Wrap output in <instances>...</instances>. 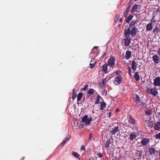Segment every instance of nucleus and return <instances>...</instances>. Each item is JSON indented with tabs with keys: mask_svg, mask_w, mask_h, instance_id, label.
<instances>
[{
	"mask_svg": "<svg viewBox=\"0 0 160 160\" xmlns=\"http://www.w3.org/2000/svg\"><path fill=\"white\" fill-rule=\"evenodd\" d=\"M92 120V117H90L88 118V116L87 115H85L82 118V122H84L86 126H88L90 124Z\"/></svg>",
	"mask_w": 160,
	"mask_h": 160,
	"instance_id": "nucleus-1",
	"label": "nucleus"
},
{
	"mask_svg": "<svg viewBox=\"0 0 160 160\" xmlns=\"http://www.w3.org/2000/svg\"><path fill=\"white\" fill-rule=\"evenodd\" d=\"M115 58L113 57H111L108 59V65L110 67H113L115 65Z\"/></svg>",
	"mask_w": 160,
	"mask_h": 160,
	"instance_id": "nucleus-2",
	"label": "nucleus"
},
{
	"mask_svg": "<svg viewBox=\"0 0 160 160\" xmlns=\"http://www.w3.org/2000/svg\"><path fill=\"white\" fill-rule=\"evenodd\" d=\"M122 81V77L120 76H117L115 78V80L113 82L114 84L118 85L121 83Z\"/></svg>",
	"mask_w": 160,
	"mask_h": 160,
	"instance_id": "nucleus-3",
	"label": "nucleus"
},
{
	"mask_svg": "<svg viewBox=\"0 0 160 160\" xmlns=\"http://www.w3.org/2000/svg\"><path fill=\"white\" fill-rule=\"evenodd\" d=\"M125 38L124 39V43L125 45L127 47L128 46L130 43L131 38L130 37H125Z\"/></svg>",
	"mask_w": 160,
	"mask_h": 160,
	"instance_id": "nucleus-4",
	"label": "nucleus"
},
{
	"mask_svg": "<svg viewBox=\"0 0 160 160\" xmlns=\"http://www.w3.org/2000/svg\"><path fill=\"white\" fill-rule=\"evenodd\" d=\"M153 84L155 86H160V77L158 76L155 78L154 80Z\"/></svg>",
	"mask_w": 160,
	"mask_h": 160,
	"instance_id": "nucleus-5",
	"label": "nucleus"
},
{
	"mask_svg": "<svg viewBox=\"0 0 160 160\" xmlns=\"http://www.w3.org/2000/svg\"><path fill=\"white\" fill-rule=\"evenodd\" d=\"M124 35L125 37H129L131 32V29L130 28H125L124 30Z\"/></svg>",
	"mask_w": 160,
	"mask_h": 160,
	"instance_id": "nucleus-6",
	"label": "nucleus"
},
{
	"mask_svg": "<svg viewBox=\"0 0 160 160\" xmlns=\"http://www.w3.org/2000/svg\"><path fill=\"white\" fill-rule=\"evenodd\" d=\"M144 126L146 127H148L149 128H152L153 126V122L149 120H145L144 121Z\"/></svg>",
	"mask_w": 160,
	"mask_h": 160,
	"instance_id": "nucleus-7",
	"label": "nucleus"
},
{
	"mask_svg": "<svg viewBox=\"0 0 160 160\" xmlns=\"http://www.w3.org/2000/svg\"><path fill=\"white\" fill-rule=\"evenodd\" d=\"M132 3V1H129L128 3V7L127 8L126 10L125 11V12L124 14V17L126 18L128 14V12L129 11L130 9V7L131 6Z\"/></svg>",
	"mask_w": 160,
	"mask_h": 160,
	"instance_id": "nucleus-8",
	"label": "nucleus"
},
{
	"mask_svg": "<svg viewBox=\"0 0 160 160\" xmlns=\"http://www.w3.org/2000/svg\"><path fill=\"white\" fill-rule=\"evenodd\" d=\"M150 142V140L149 139L146 138H143L141 142L142 145V146L147 145Z\"/></svg>",
	"mask_w": 160,
	"mask_h": 160,
	"instance_id": "nucleus-9",
	"label": "nucleus"
},
{
	"mask_svg": "<svg viewBox=\"0 0 160 160\" xmlns=\"http://www.w3.org/2000/svg\"><path fill=\"white\" fill-rule=\"evenodd\" d=\"M138 29L135 27L132 28L131 30V33L132 37H134L135 36L137 32Z\"/></svg>",
	"mask_w": 160,
	"mask_h": 160,
	"instance_id": "nucleus-10",
	"label": "nucleus"
},
{
	"mask_svg": "<svg viewBox=\"0 0 160 160\" xmlns=\"http://www.w3.org/2000/svg\"><path fill=\"white\" fill-rule=\"evenodd\" d=\"M112 130L110 131V133L112 135H115V134L118 132L119 130V127L118 126L114 127L112 128Z\"/></svg>",
	"mask_w": 160,
	"mask_h": 160,
	"instance_id": "nucleus-11",
	"label": "nucleus"
},
{
	"mask_svg": "<svg viewBox=\"0 0 160 160\" xmlns=\"http://www.w3.org/2000/svg\"><path fill=\"white\" fill-rule=\"evenodd\" d=\"M156 150L153 148L151 147L148 150L149 154L151 156L154 155L155 153H156Z\"/></svg>",
	"mask_w": 160,
	"mask_h": 160,
	"instance_id": "nucleus-12",
	"label": "nucleus"
},
{
	"mask_svg": "<svg viewBox=\"0 0 160 160\" xmlns=\"http://www.w3.org/2000/svg\"><path fill=\"white\" fill-rule=\"evenodd\" d=\"M108 65L105 63L102 66V71L105 73L108 72Z\"/></svg>",
	"mask_w": 160,
	"mask_h": 160,
	"instance_id": "nucleus-13",
	"label": "nucleus"
},
{
	"mask_svg": "<svg viewBox=\"0 0 160 160\" xmlns=\"http://www.w3.org/2000/svg\"><path fill=\"white\" fill-rule=\"evenodd\" d=\"M146 31H150L153 28V23L152 22H150L148 24L146 27Z\"/></svg>",
	"mask_w": 160,
	"mask_h": 160,
	"instance_id": "nucleus-14",
	"label": "nucleus"
},
{
	"mask_svg": "<svg viewBox=\"0 0 160 160\" xmlns=\"http://www.w3.org/2000/svg\"><path fill=\"white\" fill-rule=\"evenodd\" d=\"M129 122L133 124H134L136 123V120L134 118H133L131 115H129Z\"/></svg>",
	"mask_w": 160,
	"mask_h": 160,
	"instance_id": "nucleus-15",
	"label": "nucleus"
},
{
	"mask_svg": "<svg viewBox=\"0 0 160 160\" xmlns=\"http://www.w3.org/2000/svg\"><path fill=\"white\" fill-rule=\"evenodd\" d=\"M153 60L154 62L156 63H158L159 60V58L157 54L154 55L152 57Z\"/></svg>",
	"mask_w": 160,
	"mask_h": 160,
	"instance_id": "nucleus-16",
	"label": "nucleus"
},
{
	"mask_svg": "<svg viewBox=\"0 0 160 160\" xmlns=\"http://www.w3.org/2000/svg\"><path fill=\"white\" fill-rule=\"evenodd\" d=\"M138 64L136 63L135 61H132V69L135 71L136 69Z\"/></svg>",
	"mask_w": 160,
	"mask_h": 160,
	"instance_id": "nucleus-17",
	"label": "nucleus"
},
{
	"mask_svg": "<svg viewBox=\"0 0 160 160\" xmlns=\"http://www.w3.org/2000/svg\"><path fill=\"white\" fill-rule=\"evenodd\" d=\"M71 136L70 135H68L67 137L64 139L61 143V145L63 146L65 143L68 141L70 138Z\"/></svg>",
	"mask_w": 160,
	"mask_h": 160,
	"instance_id": "nucleus-18",
	"label": "nucleus"
},
{
	"mask_svg": "<svg viewBox=\"0 0 160 160\" xmlns=\"http://www.w3.org/2000/svg\"><path fill=\"white\" fill-rule=\"evenodd\" d=\"M131 52L129 51H127L125 56V58L126 59L128 60L131 57Z\"/></svg>",
	"mask_w": 160,
	"mask_h": 160,
	"instance_id": "nucleus-19",
	"label": "nucleus"
},
{
	"mask_svg": "<svg viewBox=\"0 0 160 160\" xmlns=\"http://www.w3.org/2000/svg\"><path fill=\"white\" fill-rule=\"evenodd\" d=\"M154 96H156L158 94V92L156 88H154L152 89V90L150 93Z\"/></svg>",
	"mask_w": 160,
	"mask_h": 160,
	"instance_id": "nucleus-20",
	"label": "nucleus"
},
{
	"mask_svg": "<svg viewBox=\"0 0 160 160\" xmlns=\"http://www.w3.org/2000/svg\"><path fill=\"white\" fill-rule=\"evenodd\" d=\"M138 5L137 4H135L131 9V13H133L134 12H137V9H138Z\"/></svg>",
	"mask_w": 160,
	"mask_h": 160,
	"instance_id": "nucleus-21",
	"label": "nucleus"
},
{
	"mask_svg": "<svg viewBox=\"0 0 160 160\" xmlns=\"http://www.w3.org/2000/svg\"><path fill=\"white\" fill-rule=\"evenodd\" d=\"M133 100L137 104L140 102V99L139 96L138 95H136L133 98Z\"/></svg>",
	"mask_w": 160,
	"mask_h": 160,
	"instance_id": "nucleus-22",
	"label": "nucleus"
},
{
	"mask_svg": "<svg viewBox=\"0 0 160 160\" xmlns=\"http://www.w3.org/2000/svg\"><path fill=\"white\" fill-rule=\"evenodd\" d=\"M155 129L159 130H160V122H156L154 125Z\"/></svg>",
	"mask_w": 160,
	"mask_h": 160,
	"instance_id": "nucleus-23",
	"label": "nucleus"
},
{
	"mask_svg": "<svg viewBox=\"0 0 160 160\" xmlns=\"http://www.w3.org/2000/svg\"><path fill=\"white\" fill-rule=\"evenodd\" d=\"M72 153L74 157L78 158L79 160L80 159V156L77 152L72 151Z\"/></svg>",
	"mask_w": 160,
	"mask_h": 160,
	"instance_id": "nucleus-24",
	"label": "nucleus"
},
{
	"mask_svg": "<svg viewBox=\"0 0 160 160\" xmlns=\"http://www.w3.org/2000/svg\"><path fill=\"white\" fill-rule=\"evenodd\" d=\"M137 137L135 132H133L131 134L129 138L131 140H133Z\"/></svg>",
	"mask_w": 160,
	"mask_h": 160,
	"instance_id": "nucleus-25",
	"label": "nucleus"
},
{
	"mask_svg": "<svg viewBox=\"0 0 160 160\" xmlns=\"http://www.w3.org/2000/svg\"><path fill=\"white\" fill-rule=\"evenodd\" d=\"M138 21L137 20H136L134 21H132L130 24L129 26L130 27L132 28L135 27V24L138 23Z\"/></svg>",
	"mask_w": 160,
	"mask_h": 160,
	"instance_id": "nucleus-26",
	"label": "nucleus"
},
{
	"mask_svg": "<svg viewBox=\"0 0 160 160\" xmlns=\"http://www.w3.org/2000/svg\"><path fill=\"white\" fill-rule=\"evenodd\" d=\"M101 107L100 108V109L101 110H103L106 107V104L104 102H102L100 103Z\"/></svg>",
	"mask_w": 160,
	"mask_h": 160,
	"instance_id": "nucleus-27",
	"label": "nucleus"
},
{
	"mask_svg": "<svg viewBox=\"0 0 160 160\" xmlns=\"http://www.w3.org/2000/svg\"><path fill=\"white\" fill-rule=\"evenodd\" d=\"M160 30L158 26H157L156 28H155L153 31V33H154L155 34H157L158 33L160 32Z\"/></svg>",
	"mask_w": 160,
	"mask_h": 160,
	"instance_id": "nucleus-28",
	"label": "nucleus"
},
{
	"mask_svg": "<svg viewBox=\"0 0 160 160\" xmlns=\"http://www.w3.org/2000/svg\"><path fill=\"white\" fill-rule=\"evenodd\" d=\"M134 77L136 81H138L140 80V77L138 72H136L135 73Z\"/></svg>",
	"mask_w": 160,
	"mask_h": 160,
	"instance_id": "nucleus-29",
	"label": "nucleus"
},
{
	"mask_svg": "<svg viewBox=\"0 0 160 160\" xmlns=\"http://www.w3.org/2000/svg\"><path fill=\"white\" fill-rule=\"evenodd\" d=\"M133 16L132 14H131L130 16L128 17L127 18L126 20V23H129L132 19Z\"/></svg>",
	"mask_w": 160,
	"mask_h": 160,
	"instance_id": "nucleus-30",
	"label": "nucleus"
},
{
	"mask_svg": "<svg viewBox=\"0 0 160 160\" xmlns=\"http://www.w3.org/2000/svg\"><path fill=\"white\" fill-rule=\"evenodd\" d=\"M83 94L82 92H79L77 96V101L79 102L82 98Z\"/></svg>",
	"mask_w": 160,
	"mask_h": 160,
	"instance_id": "nucleus-31",
	"label": "nucleus"
},
{
	"mask_svg": "<svg viewBox=\"0 0 160 160\" xmlns=\"http://www.w3.org/2000/svg\"><path fill=\"white\" fill-rule=\"evenodd\" d=\"M114 73L116 75L121 76L122 74V72L121 70H118L114 72Z\"/></svg>",
	"mask_w": 160,
	"mask_h": 160,
	"instance_id": "nucleus-32",
	"label": "nucleus"
},
{
	"mask_svg": "<svg viewBox=\"0 0 160 160\" xmlns=\"http://www.w3.org/2000/svg\"><path fill=\"white\" fill-rule=\"evenodd\" d=\"M152 113V111L151 109H149L145 111V114L148 116L151 115Z\"/></svg>",
	"mask_w": 160,
	"mask_h": 160,
	"instance_id": "nucleus-33",
	"label": "nucleus"
},
{
	"mask_svg": "<svg viewBox=\"0 0 160 160\" xmlns=\"http://www.w3.org/2000/svg\"><path fill=\"white\" fill-rule=\"evenodd\" d=\"M110 143V140L109 139L105 143V146L106 148L109 147V145Z\"/></svg>",
	"mask_w": 160,
	"mask_h": 160,
	"instance_id": "nucleus-34",
	"label": "nucleus"
},
{
	"mask_svg": "<svg viewBox=\"0 0 160 160\" xmlns=\"http://www.w3.org/2000/svg\"><path fill=\"white\" fill-rule=\"evenodd\" d=\"M100 98L102 99V98L100 96L98 95L97 96L96 100V101L95 102V104H97L99 103V100Z\"/></svg>",
	"mask_w": 160,
	"mask_h": 160,
	"instance_id": "nucleus-35",
	"label": "nucleus"
},
{
	"mask_svg": "<svg viewBox=\"0 0 160 160\" xmlns=\"http://www.w3.org/2000/svg\"><path fill=\"white\" fill-rule=\"evenodd\" d=\"M94 89H90V90H88V93L89 95H91L94 93Z\"/></svg>",
	"mask_w": 160,
	"mask_h": 160,
	"instance_id": "nucleus-36",
	"label": "nucleus"
},
{
	"mask_svg": "<svg viewBox=\"0 0 160 160\" xmlns=\"http://www.w3.org/2000/svg\"><path fill=\"white\" fill-rule=\"evenodd\" d=\"M88 86L87 85H85L83 88H81L80 90L82 91H86V90L88 88Z\"/></svg>",
	"mask_w": 160,
	"mask_h": 160,
	"instance_id": "nucleus-37",
	"label": "nucleus"
},
{
	"mask_svg": "<svg viewBox=\"0 0 160 160\" xmlns=\"http://www.w3.org/2000/svg\"><path fill=\"white\" fill-rule=\"evenodd\" d=\"M155 138L156 139H160V132L156 134Z\"/></svg>",
	"mask_w": 160,
	"mask_h": 160,
	"instance_id": "nucleus-38",
	"label": "nucleus"
},
{
	"mask_svg": "<svg viewBox=\"0 0 160 160\" xmlns=\"http://www.w3.org/2000/svg\"><path fill=\"white\" fill-rule=\"evenodd\" d=\"M154 17H155V16H153L152 18V19L151 20V22H152V23H154L155 22H156V20L155 19V18Z\"/></svg>",
	"mask_w": 160,
	"mask_h": 160,
	"instance_id": "nucleus-39",
	"label": "nucleus"
},
{
	"mask_svg": "<svg viewBox=\"0 0 160 160\" xmlns=\"http://www.w3.org/2000/svg\"><path fill=\"white\" fill-rule=\"evenodd\" d=\"M77 96V94H72V101H74V99H75Z\"/></svg>",
	"mask_w": 160,
	"mask_h": 160,
	"instance_id": "nucleus-40",
	"label": "nucleus"
},
{
	"mask_svg": "<svg viewBox=\"0 0 160 160\" xmlns=\"http://www.w3.org/2000/svg\"><path fill=\"white\" fill-rule=\"evenodd\" d=\"M97 155L98 156V157L102 158L103 157V155L101 152H99L97 153Z\"/></svg>",
	"mask_w": 160,
	"mask_h": 160,
	"instance_id": "nucleus-41",
	"label": "nucleus"
},
{
	"mask_svg": "<svg viewBox=\"0 0 160 160\" xmlns=\"http://www.w3.org/2000/svg\"><path fill=\"white\" fill-rule=\"evenodd\" d=\"M152 88L150 89L149 88H147L146 91L148 93H150L152 90Z\"/></svg>",
	"mask_w": 160,
	"mask_h": 160,
	"instance_id": "nucleus-42",
	"label": "nucleus"
},
{
	"mask_svg": "<svg viewBox=\"0 0 160 160\" xmlns=\"http://www.w3.org/2000/svg\"><path fill=\"white\" fill-rule=\"evenodd\" d=\"M95 64V63L94 64H92V63H90L89 64V65L90 66V68H93L94 67Z\"/></svg>",
	"mask_w": 160,
	"mask_h": 160,
	"instance_id": "nucleus-43",
	"label": "nucleus"
},
{
	"mask_svg": "<svg viewBox=\"0 0 160 160\" xmlns=\"http://www.w3.org/2000/svg\"><path fill=\"white\" fill-rule=\"evenodd\" d=\"M93 138L92 133H91L89 135V137L88 139V140L89 141L91 140V138Z\"/></svg>",
	"mask_w": 160,
	"mask_h": 160,
	"instance_id": "nucleus-44",
	"label": "nucleus"
},
{
	"mask_svg": "<svg viewBox=\"0 0 160 160\" xmlns=\"http://www.w3.org/2000/svg\"><path fill=\"white\" fill-rule=\"evenodd\" d=\"M81 150H85V148L84 145H82L81 147Z\"/></svg>",
	"mask_w": 160,
	"mask_h": 160,
	"instance_id": "nucleus-45",
	"label": "nucleus"
},
{
	"mask_svg": "<svg viewBox=\"0 0 160 160\" xmlns=\"http://www.w3.org/2000/svg\"><path fill=\"white\" fill-rule=\"evenodd\" d=\"M75 92L76 90L75 89H73L72 91V94H76L75 93Z\"/></svg>",
	"mask_w": 160,
	"mask_h": 160,
	"instance_id": "nucleus-46",
	"label": "nucleus"
},
{
	"mask_svg": "<svg viewBox=\"0 0 160 160\" xmlns=\"http://www.w3.org/2000/svg\"><path fill=\"white\" fill-rule=\"evenodd\" d=\"M103 94H105L106 95H107V92L106 90H104L103 92Z\"/></svg>",
	"mask_w": 160,
	"mask_h": 160,
	"instance_id": "nucleus-47",
	"label": "nucleus"
},
{
	"mask_svg": "<svg viewBox=\"0 0 160 160\" xmlns=\"http://www.w3.org/2000/svg\"><path fill=\"white\" fill-rule=\"evenodd\" d=\"M119 17V15L118 14H117L116 15V16L115 17V18H117V19H118V18Z\"/></svg>",
	"mask_w": 160,
	"mask_h": 160,
	"instance_id": "nucleus-48",
	"label": "nucleus"
},
{
	"mask_svg": "<svg viewBox=\"0 0 160 160\" xmlns=\"http://www.w3.org/2000/svg\"><path fill=\"white\" fill-rule=\"evenodd\" d=\"M131 69H130L128 71V74H129V73H131Z\"/></svg>",
	"mask_w": 160,
	"mask_h": 160,
	"instance_id": "nucleus-49",
	"label": "nucleus"
},
{
	"mask_svg": "<svg viewBox=\"0 0 160 160\" xmlns=\"http://www.w3.org/2000/svg\"><path fill=\"white\" fill-rule=\"evenodd\" d=\"M122 18H120V19H119L120 22H122Z\"/></svg>",
	"mask_w": 160,
	"mask_h": 160,
	"instance_id": "nucleus-50",
	"label": "nucleus"
},
{
	"mask_svg": "<svg viewBox=\"0 0 160 160\" xmlns=\"http://www.w3.org/2000/svg\"><path fill=\"white\" fill-rule=\"evenodd\" d=\"M158 114L159 115V116H158L159 117V118L160 119V112H159L158 113Z\"/></svg>",
	"mask_w": 160,
	"mask_h": 160,
	"instance_id": "nucleus-51",
	"label": "nucleus"
},
{
	"mask_svg": "<svg viewBox=\"0 0 160 160\" xmlns=\"http://www.w3.org/2000/svg\"><path fill=\"white\" fill-rule=\"evenodd\" d=\"M112 113L111 112H110L109 113V117H110V115H111V114Z\"/></svg>",
	"mask_w": 160,
	"mask_h": 160,
	"instance_id": "nucleus-52",
	"label": "nucleus"
},
{
	"mask_svg": "<svg viewBox=\"0 0 160 160\" xmlns=\"http://www.w3.org/2000/svg\"><path fill=\"white\" fill-rule=\"evenodd\" d=\"M98 48V47H97V46H95L93 47V48Z\"/></svg>",
	"mask_w": 160,
	"mask_h": 160,
	"instance_id": "nucleus-53",
	"label": "nucleus"
},
{
	"mask_svg": "<svg viewBox=\"0 0 160 160\" xmlns=\"http://www.w3.org/2000/svg\"><path fill=\"white\" fill-rule=\"evenodd\" d=\"M129 75L130 77H131L132 76L131 74V73H129Z\"/></svg>",
	"mask_w": 160,
	"mask_h": 160,
	"instance_id": "nucleus-54",
	"label": "nucleus"
},
{
	"mask_svg": "<svg viewBox=\"0 0 160 160\" xmlns=\"http://www.w3.org/2000/svg\"><path fill=\"white\" fill-rule=\"evenodd\" d=\"M116 112H118V111H119V109H117V110H116Z\"/></svg>",
	"mask_w": 160,
	"mask_h": 160,
	"instance_id": "nucleus-55",
	"label": "nucleus"
},
{
	"mask_svg": "<svg viewBox=\"0 0 160 160\" xmlns=\"http://www.w3.org/2000/svg\"><path fill=\"white\" fill-rule=\"evenodd\" d=\"M131 69V68L130 67H129L128 68V71L129 70Z\"/></svg>",
	"mask_w": 160,
	"mask_h": 160,
	"instance_id": "nucleus-56",
	"label": "nucleus"
},
{
	"mask_svg": "<svg viewBox=\"0 0 160 160\" xmlns=\"http://www.w3.org/2000/svg\"><path fill=\"white\" fill-rule=\"evenodd\" d=\"M159 158H160V152L159 153Z\"/></svg>",
	"mask_w": 160,
	"mask_h": 160,
	"instance_id": "nucleus-57",
	"label": "nucleus"
},
{
	"mask_svg": "<svg viewBox=\"0 0 160 160\" xmlns=\"http://www.w3.org/2000/svg\"><path fill=\"white\" fill-rule=\"evenodd\" d=\"M134 0L135 1H138V0Z\"/></svg>",
	"mask_w": 160,
	"mask_h": 160,
	"instance_id": "nucleus-58",
	"label": "nucleus"
}]
</instances>
